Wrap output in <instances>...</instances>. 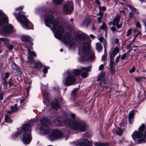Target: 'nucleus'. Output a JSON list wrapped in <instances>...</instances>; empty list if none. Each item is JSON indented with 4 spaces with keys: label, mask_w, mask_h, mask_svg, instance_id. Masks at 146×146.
<instances>
[{
    "label": "nucleus",
    "mask_w": 146,
    "mask_h": 146,
    "mask_svg": "<svg viewBox=\"0 0 146 146\" xmlns=\"http://www.w3.org/2000/svg\"><path fill=\"white\" fill-rule=\"evenodd\" d=\"M100 29H103L104 30L106 31L105 33L106 35H107V31L106 30V24L105 23H103L102 24V25L101 26Z\"/></svg>",
    "instance_id": "nucleus-30"
},
{
    "label": "nucleus",
    "mask_w": 146,
    "mask_h": 146,
    "mask_svg": "<svg viewBox=\"0 0 146 146\" xmlns=\"http://www.w3.org/2000/svg\"><path fill=\"white\" fill-rule=\"evenodd\" d=\"M126 54H123L122 55L121 57V59H125L126 57Z\"/></svg>",
    "instance_id": "nucleus-50"
},
{
    "label": "nucleus",
    "mask_w": 146,
    "mask_h": 146,
    "mask_svg": "<svg viewBox=\"0 0 146 146\" xmlns=\"http://www.w3.org/2000/svg\"><path fill=\"white\" fill-rule=\"evenodd\" d=\"M7 47L10 50H11L14 48V46L12 45H10Z\"/></svg>",
    "instance_id": "nucleus-38"
},
{
    "label": "nucleus",
    "mask_w": 146,
    "mask_h": 146,
    "mask_svg": "<svg viewBox=\"0 0 146 146\" xmlns=\"http://www.w3.org/2000/svg\"><path fill=\"white\" fill-rule=\"evenodd\" d=\"M9 76V74L8 73H7L5 74V77L6 78H7Z\"/></svg>",
    "instance_id": "nucleus-52"
},
{
    "label": "nucleus",
    "mask_w": 146,
    "mask_h": 146,
    "mask_svg": "<svg viewBox=\"0 0 146 146\" xmlns=\"http://www.w3.org/2000/svg\"><path fill=\"white\" fill-rule=\"evenodd\" d=\"M46 86L45 85L41 84V89L42 94L43 98V102L44 103H46V91L45 90Z\"/></svg>",
    "instance_id": "nucleus-22"
},
{
    "label": "nucleus",
    "mask_w": 146,
    "mask_h": 146,
    "mask_svg": "<svg viewBox=\"0 0 146 146\" xmlns=\"http://www.w3.org/2000/svg\"><path fill=\"white\" fill-rule=\"evenodd\" d=\"M132 30L131 29H129L127 32L126 35L127 36H129L131 33Z\"/></svg>",
    "instance_id": "nucleus-40"
},
{
    "label": "nucleus",
    "mask_w": 146,
    "mask_h": 146,
    "mask_svg": "<svg viewBox=\"0 0 146 146\" xmlns=\"http://www.w3.org/2000/svg\"><path fill=\"white\" fill-rule=\"evenodd\" d=\"M16 70L18 72H20V70L18 69V68H16Z\"/></svg>",
    "instance_id": "nucleus-64"
},
{
    "label": "nucleus",
    "mask_w": 146,
    "mask_h": 146,
    "mask_svg": "<svg viewBox=\"0 0 146 146\" xmlns=\"http://www.w3.org/2000/svg\"><path fill=\"white\" fill-rule=\"evenodd\" d=\"M91 66H89L86 67H81V70L74 69L71 72L68 71L64 74V76L66 77L63 80V82L66 86L72 85L76 80L74 75L78 76L81 74L82 77L85 78L88 76V72L91 71Z\"/></svg>",
    "instance_id": "nucleus-1"
},
{
    "label": "nucleus",
    "mask_w": 146,
    "mask_h": 146,
    "mask_svg": "<svg viewBox=\"0 0 146 146\" xmlns=\"http://www.w3.org/2000/svg\"><path fill=\"white\" fill-rule=\"evenodd\" d=\"M23 9V7H22L17 8L13 14L17 20L21 24L23 28L27 29H33V24L25 15L22 13L21 11Z\"/></svg>",
    "instance_id": "nucleus-4"
},
{
    "label": "nucleus",
    "mask_w": 146,
    "mask_h": 146,
    "mask_svg": "<svg viewBox=\"0 0 146 146\" xmlns=\"http://www.w3.org/2000/svg\"><path fill=\"white\" fill-rule=\"evenodd\" d=\"M21 39L23 42H29L31 40V37L27 35H23L21 36Z\"/></svg>",
    "instance_id": "nucleus-24"
},
{
    "label": "nucleus",
    "mask_w": 146,
    "mask_h": 146,
    "mask_svg": "<svg viewBox=\"0 0 146 146\" xmlns=\"http://www.w3.org/2000/svg\"><path fill=\"white\" fill-rule=\"evenodd\" d=\"M80 60L82 61H91L94 58V52H90L89 49V44L87 42L85 43L82 47V51L80 54Z\"/></svg>",
    "instance_id": "nucleus-7"
},
{
    "label": "nucleus",
    "mask_w": 146,
    "mask_h": 146,
    "mask_svg": "<svg viewBox=\"0 0 146 146\" xmlns=\"http://www.w3.org/2000/svg\"><path fill=\"white\" fill-rule=\"evenodd\" d=\"M120 128L117 127L115 130L116 133L118 135L121 136L123 132V131L124 129V127L122 124H120Z\"/></svg>",
    "instance_id": "nucleus-23"
},
{
    "label": "nucleus",
    "mask_w": 146,
    "mask_h": 146,
    "mask_svg": "<svg viewBox=\"0 0 146 146\" xmlns=\"http://www.w3.org/2000/svg\"><path fill=\"white\" fill-rule=\"evenodd\" d=\"M73 2L70 1L65 5L64 7L63 11L66 14L70 13L73 9Z\"/></svg>",
    "instance_id": "nucleus-14"
},
{
    "label": "nucleus",
    "mask_w": 146,
    "mask_h": 146,
    "mask_svg": "<svg viewBox=\"0 0 146 146\" xmlns=\"http://www.w3.org/2000/svg\"><path fill=\"white\" fill-rule=\"evenodd\" d=\"M94 144L96 146H105L106 144L103 143H100L99 142H95Z\"/></svg>",
    "instance_id": "nucleus-29"
},
{
    "label": "nucleus",
    "mask_w": 146,
    "mask_h": 146,
    "mask_svg": "<svg viewBox=\"0 0 146 146\" xmlns=\"http://www.w3.org/2000/svg\"><path fill=\"white\" fill-rule=\"evenodd\" d=\"M111 30L113 31H116V28L115 27H111Z\"/></svg>",
    "instance_id": "nucleus-53"
},
{
    "label": "nucleus",
    "mask_w": 146,
    "mask_h": 146,
    "mask_svg": "<svg viewBox=\"0 0 146 146\" xmlns=\"http://www.w3.org/2000/svg\"><path fill=\"white\" fill-rule=\"evenodd\" d=\"M96 49L98 51H100L102 49V44L100 43H96Z\"/></svg>",
    "instance_id": "nucleus-27"
},
{
    "label": "nucleus",
    "mask_w": 146,
    "mask_h": 146,
    "mask_svg": "<svg viewBox=\"0 0 146 146\" xmlns=\"http://www.w3.org/2000/svg\"><path fill=\"white\" fill-rule=\"evenodd\" d=\"M48 121L46 119V125ZM48 134V137L51 141L62 138V133L60 131L57 130H52L49 128L47 129L46 126V134Z\"/></svg>",
    "instance_id": "nucleus-10"
},
{
    "label": "nucleus",
    "mask_w": 146,
    "mask_h": 146,
    "mask_svg": "<svg viewBox=\"0 0 146 146\" xmlns=\"http://www.w3.org/2000/svg\"><path fill=\"white\" fill-rule=\"evenodd\" d=\"M17 104H15L14 105V106H11V111H8L7 112L9 114H10L17 111L18 110V108L17 107Z\"/></svg>",
    "instance_id": "nucleus-26"
},
{
    "label": "nucleus",
    "mask_w": 146,
    "mask_h": 146,
    "mask_svg": "<svg viewBox=\"0 0 146 146\" xmlns=\"http://www.w3.org/2000/svg\"><path fill=\"white\" fill-rule=\"evenodd\" d=\"M5 121L7 123H11L12 122V120L10 118L6 115L5 117Z\"/></svg>",
    "instance_id": "nucleus-28"
},
{
    "label": "nucleus",
    "mask_w": 146,
    "mask_h": 146,
    "mask_svg": "<svg viewBox=\"0 0 146 146\" xmlns=\"http://www.w3.org/2000/svg\"><path fill=\"white\" fill-rule=\"evenodd\" d=\"M8 17L0 10V27L3 26L0 31L1 33L5 35L13 31L12 26L8 24Z\"/></svg>",
    "instance_id": "nucleus-5"
},
{
    "label": "nucleus",
    "mask_w": 146,
    "mask_h": 146,
    "mask_svg": "<svg viewBox=\"0 0 146 146\" xmlns=\"http://www.w3.org/2000/svg\"><path fill=\"white\" fill-rule=\"evenodd\" d=\"M119 48L115 47L114 48L111 49L110 52V59L111 61L115 56L118 53L119 51Z\"/></svg>",
    "instance_id": "nucleus-17"
},
{
    "label": "nucleus",
    "mask_w": 146,
    "mask_h": 146,
    "mask_svg": "<svg viewBox=\"0 0 146 146\" xmlns=\"http://www.w3.org/2000/svg\"><path fill=\"white\" fill-rule=\"evenodd\" d=\"M52 1L56 4H60L62 3V0H52Z\"/></svg>",
    "instance_id": "nucleus-32"
},
{
    "label": "nucleus",
    "mask_w": 146,
    "mask_h": 146,
    "mask_svg": "<svg viewBox=\"0 0 146 146\" xmlns=\"http://www.w3.org/2000/svg\"><path fill=\"white\" fill-rule=\"evenodd\" d=\"M104 68V65L103 64H101L99 67V69L100 70H102Z\"/></svg>",
    "instance_id": "nucleus-45"
},
{
    "label": "nucleus",
    "mask_w": 146,
    "mask_h": 146,
    "mask_svg": "<svg viewBox=\"0 0 146 146\" xmlns=\"http://www.w3.org/2000/svg\"><path fill=\"white\" fill-rule=\"evenodd\" d=\"M1 40L4 41L5 43H7L9 42V40L7 38H1Z\"/></svg>",
    "instance_id": "nucleus-36"
},
{
    "label": "nucleus",
    "mask_w": 146,
    "mask_h": 146,
    "mask_svg": "<svg viewBox=\"0 0 146 146\" xmlns=\"http://www.w3.org/2000/svg\"><path fill=\"white\" fill-rule=\"evenodd\" d=\"M52 107L55 110H57L59 108L60 104L58 100L57 99H54L51 103Z\"/></svg>",
    "instance_id": "nucleus-20"
},
{
    "label": "nucleus",
    "mask_w": 146,
    "mask_h": 146,
    "mask_svg": "<svg viewBox=\"0 0 146 146\" xmlns=\"http://www.w3.org/2000/svg\"><path fill=\"white\" fill-rule=\"evenodd\" d=\"M76 41V42L81 41L83 40H86L89 38L88 35H82L80 34H77L75 37Z\"/></svg>",
    "instance_id": "nucleus-19"
},
{
    "label": "nucleus",
    "mask_w": 146,
    "mask_h": 146,
    "mask_svg": "<svg viewBox=\"0 0 146 146\" xmlns=\"http://www.w3.org/2000/svg\"><path fill=\"white\" fill-rule=\"evenodd\" d=\"M40 122L38 128L40 133L42 135L46 134V116L41 115L40 117Z\"/></svg>",
    "instance_id": "nucleus-12"
},
{
    "label": "nucleus",
    "mask_w": 146,
    "mask_h": 146,
    "mask_svg": "<svg viewBox=\"0 0 146 146\" xmlns=\"http://www.w3.org/2000/svg\"><path fill=\"white\" fill-rule=\"evenodd\" d=\"M107 56V54H104L102 56V60L103 61H105Z\"/></svg>",
    "instance_id": "nucleus-37"
},
{
    "label": "nucleus",
    "mask_w": 146,
    "mask_h": 146,
    "mask_svg": "<svg viewBox=\"0 0 146 146\" xmlns=\"http://www.w3.org/2000/svg\"><path fill=\"white\" fill-rule=\"evenodd\" d=\"M128 7L130 9L131 11L133 13L135 12L136 13H138L137 11H136V9L134 8L132 6L130 5H129Z\"/></svg>",
    "instance_id": "nucleus-31"
},
{
    "label": "nucleus",
    "mask_w": 146,
    "mask_h": 146,
    "mask_svg": "<svg viewBox=\"0 0 146 146\" xmlns=\"http://www.w3.org/2000/svg\"><path fill=\"white\" fill-rule=\"evenodd\" d=\"M135 80L137 81L138 82H139L141 80V79L140 78H135Z\"/></svg>",
    "instance_id": "nucleus-57"
},
{
    "label": "nucleus",
    "mask_w": 146,
    "mask_h": 146,
    "mask_svg": "<svg viewBox=\"0 0 146 146\" xmlns=\"http://www.w3.org/2000/svg\"><path fill=\"white\" fill-rule=\"evenodd\" d=\"M75 115L74 114H71V117L73 119H74L75 117Z\"/></svg>",
    "instance_id": "nucleus-54"
},
{
    "label": "nucleus",
    "mask_w": 146,
    "mask_h": 146,
    "mask_svg": "<svg viewBox=\"0 0 146 146\" xmlns=\"http://www.w3.org/2000/svg\"><path fill=\"white\" fill-rule=\"evenodd\" d=\"M26 98V97H25L24 98H23L22 99H20V103L21 104L25 100V99Z\"/></svg>",
    "instance_id": "nucleus-47"
},
{
    "label": "nucleus",
    "mask_w": 146,
    "mask_h": 146,
    "mask_svg": "<svg viewBox=\"0 0 146 146\" xmlns=\"http://www.w3.org/2000/svg\"><path fill=\"white\" fill-rule=\"evenodd\" d=\"M111 72L112 73H113L115 72V70L113 69V68H112L111 66Z\"/></svg>",
    "instance_id": "nucleus-55"
},
{
    "label": "nucleus",
    "mask_w": 146,
    "mask_h": 146,
    "mask_svg": "<svg viewBox=\"0 0 146 146\" xmlns=\"http://www.w3.org/2000/svg\"><path fill=\"white\" fill-rule=\"evenodd\" d=\"M145 127V125L142 124L139 128V131H135L132 134V138L136 143H140L146 142V129L144 135H143Z\"/></svg>",
    "instance_id": "nucleus-6"
},
{
    "label": "nucleus",
    "mask_w": 146,
    "mask_h": 146,
    "mask_svg": "<svg viewBox=\"0 0 146 146\" xmlns=\"http://www.w3.org/2000/svg\"><path fill=\"white\" fill-rule=\"evenodd\" d=\"M120 58V55H119V56L115 58V62H118L119 61V60Z\"/></svg>",
    "instance_id": "nucleus-43"
},
{
    "label": "nucleus",
    "mask_w": 146,
    "mask_h": 146,
    "mask_svg": "<svg viewBox=\"0 0 146 146\" xmlns=\"http://www.w3.org/2000/svg\"><path fill=\"white\" fill-rule=\"evenodd\" d=\"M98 39L101 42H102L103 40V38L102 36H100V37L98 38Z\"/></svg>",
    "instance_id": "nucleus-48"
},
{
    "label": "nucleus",
    "mask_w": 146,
    "mask_h": 146,
    "mask_svg": "<svg viewBox=\"0 0 146 146\" xmlns=\"http://www.w3.org/2000/svg\"><path fill=\"white\" fill-rule=\"evenodd\" d=\"M135 69L134 67H133L131 69L129 70V72L131 73H132L135 71Z\"/></svg>",
    "instance_id": "nucleus-46"
},
{
    "label": "nucleus",
    "mask_w": 146,
    "mask_h": 146,
    "mask_svg": "<svg viewBox=\"0 0 146 146\" xmlns=\"http://www.w3.org/2000/svg\"><path fill=\"white\" fill-rule=\"evenodd\" d=\"M77 146H92V144L88 140L83 139L78 143Z\"/></svg>",
    "instance_id": "nucleus-18"
},
{
    "label": "nucleus",
    "mask_w": 146,
    "mask_h": 146,
    "mask_svg": "<svg viewBox=\"0 0 146 146\" xmlns=\"http://www.w3.org/2000/svg\"><path fill=\"white\" fill-rule=\"evenodd\" d=\"M46 10L45 8V7H41L39 8L36 9L35 10V12L36 13H41V12H44V15L43 18L44 19V23L45 25H46V17L45 15V13Z\"/></svg>",
    "instance_id": "nucleus-21"
},
{
    "label": "nucleus",
    "mask_w": 146,
    "mask_h": 146,
    "mask_svg": "<svg viewBox=\"0 0 146 146\" xmlns=\"http://www.w3.org/2000/svg\"><path fill=\"white\" fill-rule=\"evenodd\" d=\"M23 137L21 139L25 144H29L31 142V134L27 132L22 133Z\"/></svg>",
    "instance_id": "nucleus-13"
},
{
    "label": "nucleus",
    "mask_w": 146,
    "mask_h": 146,
    "mask_svg": "<svg viewBox=\"0 0 146 146\" xmlns=\"http://www.w3.org/2000/svg\"><path fill=\"white\" fill-rule=\"evenodd\" d=\"M136 26L138 28H141V25L140 23L139 22H137L136 24Z\"/></svg>",
    "instance_id": "nucleus-42"
},
{
    "label": "nucleus",
    "mask_w": 146,
    "mask_h": 146,
    "mask_svg": "<svg viewBox=\"0 0 146 146\" xmlns=\"http://www.w3.org/2000/svg\"><path fill=\"white\" fill-rule=\"evenodd\" d=\"M103 13H102L100 15V16L98 18V21L99 23H100L101 22V19L103 15Z\"/></svg>",
    "instance_id": "nucleus-35"
},
{
    "label": "nucleus",
    "mask_w": 146,
    "mask_h": 146,
    "mask_svg": "<svg viewBox=\"0 0 146 146\" xmlns=\"http://www.w3.org/2000/svg\"><path fill=\"white\" fill-rule=\"evenodd\" d=\"M134 115V111L133 110L129 112L128 115L129 121L130 123H131L133 120Z\"/></svg>",
    "instance_id": "nucleus-25"
},
{
    "label": "nucleus",
    "mask_w": 146,
    "mask_h": 146,
    "mask_svg": "<svg viewBox=\"0 0 146 146\" xmlns=\"http://www.w3.org/2000/svg\"><path fill=\"white\" fill-rule=\"evenodd\" d=\"M63 42L66 45H69L70 49H73L76 46V44L72 40H71V35L70 34L67 33L64 35L63 38Z\"/></svg>",
    "instance_id": "nucleus-11"
},
{
    "label": "nucleus",
    "mask_w": 146,
    "mask_h": 146,
    "mask_svg": "<svg viewBox=\"0 0 146 146\" xmlns=\"http://www.w3.org/2000/svg\"><path fill=\"white\" fill-rule=\"evenodd\" d=\"M105 74H101L98 79V80H100V83L103 87L106 86V84L108 82V78L105 76Z\"/></svg>",
    "instance_id": "nucleus-15"
},
{
    "label": "nucleus",
    "mask_w": 146,
    "mask_h": 146,
    "mask_svg": "<svg viewBox=\"0 0 146 146\" xmlns=\"http://www.w3.org/2000/svg\"><path fill=\"white\" fill-rule=\"evenodd\" d=\"M31 87L30 86H29V87L27 88L26 89V94L27 95V96L28 95V92H29V89Z\"/></svg>",
    "instance_id": "nucleus-39"
},
{
    "label": "nucleus",
    "mask_w": 146,
    "mask_h": 146,
    "mask_svg": "<svg viewBox=\"0 0 146 146\" xmlns=\"http://www.w3.org/2000/svg\"><path fill=\"white\" fill-rule=\"evenodd\" d=\"M133 45V42H131L130 43H129L128 44V46L129 47H130L131 46Z\"/></svg>",
    "instance_id": "nucleus-62"
},
{
    "label": "nucleus",
    "mask_w": 146,
    "mask_h": 146,
    "mask_svg": "<svg viewBox=\"0 0 146 146\" xmlns=\"http://www.w3.org/2000/svg\"><path fill=\"white\" fill-rule=\"evenodd\" d=\"M120 17L121 16L120 15H116L113 20V21L109 23V25H112L113 26H117V28H120L122 25V24L121 23L120 24H118Z\"/></svg>",
    "instance_id": "nucleus-16"
},
{
    "label": "nucleus",
    "mask_w": 146,
    "mask_h": 146,
    "mask_svg": "<svg viewBox=\"0 0 146 146\" xmlns=\"http://www.w3.org/2000/svg\"><path fill=\"white\" fill-rule=\"evenodd\" d=\"M119 12L123 15L125 16L126 15V14L125 13V12L124 10H120Z\"/></svg>",
    "instance_id": "nucleus-44"
},
{
    "label": "nucleus",
    "mask_w": 146,
    "mask_h": 146,
    "mask_svg": "<svg viewBox=\"0 0 146 146\" xmlns=\"http://www.w3.org/2000/svg\"><path fill=\"white\" fill-rule=\"evenodd\" d=\"M99 9L100 11L103 12L106 11V8L105 6H100L99 7Z\"/></svg>",
    "instance_id": "nucleus-33"
},
{
    "label": "nucleus",
    "mask_w": 146,
    "mask_h": 146,
    "mask_svg": "<svg viewBox=\"0 0 146 146\" xmlns=\"http://www.w3.org/2000/svg\"><path fill=\"white\" fill-rule=\"evenodd\" d=\"M70 21L72 23L71 26H72V25H73L72 23L73 22V19L72 18L70 19Z\"/></svg>",
    "instance_id": "nucleus-63"
},
{
    "label": "nucleus",
    "mask_w": 146,
    "mask_h": 146,
    "mask_svg": "<svg viewBox=\"0 0 146 146\" xmlns=\"http://www.w3.org/2000/svg\"><path fill=\"white\" fill-rule=\"evenodd\" d=\"M78 88H75L72 91V96H74L76 95V92L78 90Z\"/></svg>",
    "instance_id": "nucleus-34"
},
{
    "label": "nucleus",
    "mask_w": 146,
    "mask_h": 146,
    "mask_svg": "<svg viewBox=\"0 0 146 146\" xmlns=\"http://www.w3.org/2000/svg\"><path fill=\"white\" fill-rule=\"evenodd\" d=\"M133 16V14L131 13H129V19H131Z\"/></svg>",
    "instance_id": "nucleus-49"
},
{
    "label": "nucleus",
    "mask_w": 146,
    "mask_h": 146,
    "mask_svg": "<svg viewBox=\"0 0 146 146\" xmlns=\"http://www.w3.org/2000/svg\"><path fill=\"white\" fill-rule=\"evenodd\" d=\"M4 94L3 92H0V100H2L3 99Z\"/></svg>",
    "instance_id": "nucleus-41"
},
{
    "label": "nucleus",
    "mask_w": 146,
    "mask_h": 146,
    "mask_svg": "<svg viewBox=\"0 0 146 146\" xmlns=\"http://www.w3.org/2000/svg\"><path fill=\"white\" fill-rule=\"evenodd\" d=\"M104 54H107L106 53V48L105 46V44H104Z\"/></svg>",
    "instance_id": "nucleus-60"
},
{
    "label": "nucleus",
    "mask_w": 146,
    "mask_h": 146,
    "mask_svg": "<svg viewBox=\"0 0 146 146\" xmlns=\"http://www.w3.org/2000/svg\"><path fill=\"white\" fill-rule=\"evenodd\" d=\"M90 36L91 38H92L93 39L95 37V36L94 35L91 34L90 35Z\"/></svg>",
    "instance_id": "nucleus-61"
},
{
    "label": "nucleus",
    "mask_w": 146,
    "mask_h": 146,
    "mask_svg": "<svg viewBox=\"0 0 146 146\" xmlns=\"http://www.w3.org/2000/svg\"><path fill=\"white\" fill-rule=\"evenodd\" d=\"M54 123L58 126L65 125L78 131H84L86 130V125L83 121L79 120L73 121V119H66L63 121L62 118L57 117L55 119Z\"/></svg>",
    "instance_id": "nucleus-2"
},
{
    "label": "nucleus",
    "mask_w": 146,
    "mask_h": 146,
    "mask_svg": "<svg viewBox=\"0 0 146 146\" xmlns=\"http://www.w3.org/2000/svg\"><path fill=\"white\" fill-rule=\"evenodd\" d=\"M30 48L32 49V48L31 46L30 47H27L28 50V62L30 63V65H33V66H32V67L35 68H42L43 65L39 60H38L36 62H35L34 59L32 57V56H33L34 57H36V53L33 51H31Z\"/></svg>",
    "instance_id": "nucleus-8"
},
{
    "label": "nucleus",
    "mask_w": 146,
    "mask_h": 146,
    "mask_svg": "<svg viewBox=\"0 0 146 146\" xmlns=\"http://www.w3.org/2000/svg\"><path fill=\"white\" fill-rule=\"evenodd\" d=\"M96 3L97 4H98L99 5H100V2L96 0Z\"/></svg>",
    "instance_id": "nucleus-59"
},
{
    "label": "nucleus",
    "mask_w": 146,
    "mask_h": 146,
    "mask_svg": "<svg viewBox=\"0 0 146 146\" xmlns=\"http://www.w3.org/2000/svg\"><path fill=\"white\" fill-rule=\"evenodd\" d=\"M104 44L105 45L106 48L107 47V44L105 40H104V43H103V45H104Z\"/></svg>",
    "instance_id": "nucleus-56"
},
{
    "label": "nucleus",
    "mask_w": 146,
    "mask_h": 146,
    "mask_svg": "<svg viewBox=\"0 0 146 146\" xmlns=\"http://www.w3.org/2000/svg\"><path fill=\"white\" fill-rule=\"evenodd\" d=\"M53 17L50 15L49 17H46V26L52 27L54 31H56L54 34L56 38L59 40H61L64 31L62 27L59 25V22L57 20L53 21Z\"/></svg>",
    "instance_id": "nucleus-3"
},
{
    "label": "nucleus",
    "mask_w": 146,
    "mask_h": 146,
    "mask_svg": "<svg viewBox=\"0 0 146 146\" xmlns=\"http://www.w3.org/2000/svg\"><path fill=\"white\" fill-rule=\"evenodd\" d=\"M36 118H34L31 120L30 122L26 123L23 125L21 128L19 129L18 132L13 135L12 137L14 139H15L21 135L22 133L27 131H30L31 127L34 125V123L36 121Z\"/></svg>",
    "instance_id": "nucleus-9"
},
{
    "label": "nucleus",
    "mask_w": 146,
    "mask_h": 146,
    "mask_svg": "<svg viewBox=\"0 0 146 146\" xmlns=\"http://www.w3.org/2000/svg\"><path fill=\"white\" fill-rule=\"evenodd\" d=\"M119 41V39L117 38H115L114 40V42L116 44H117L118 43Z\"/></svg>",
    "instance_id": "nucleus-51"
},
{
    "label": "nucleus",
    "mask_w": 146,
    "mask_h": 146,
    "mask_svg": "<svg viewBox=\"0 0 146 146\" xmlns=\"http://www.w3.org/2000/svg\"><path fill=\"white\" fill-rule=\"evenodd\" d=\"M43 72L45 74H46V67H44L43 70Z\"/></svg>",
    "instance_id": "nucleus-58"
}]
</instances>
